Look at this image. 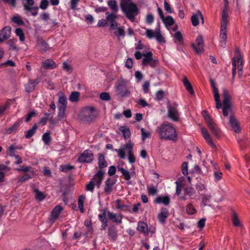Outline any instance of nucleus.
Returning <instances> with one entry per match:
<instances>
[{"mask_svg": "<svg viewBox=\"0 0 250 250\" xmlns=\"http://www.w3.org/2000/svg\"><path fill=\"white\" fill-rule=\"evenodd\" d=\"M156 132L161 140L172 141L175 142L178 136L175 128L170 124H163L157 127Z\"/></svg>", "mask_w": 250, "mask_h": 250, "instance_id": "1", "label": "nucleus"}, {"mask_svg": "<svg viewBox=\"0 0 250 250\" xmlns=\"http://www.w3.org/2000/svg\"><path fill=\"white\" fill-rule=\"evenodd\" d=\"M121 8L125 17L132 22L134 21L135 17L139 13L137 4L127 0H121Z\"/></svg>", "mask_w": 250, "mask_h": 250, "instance_id": "2", "label": "nucleus"}, {"mask_svg": "<svg viewBox=\"0 0 250 250\" xmlns=\"http://www.w3.org/2000/svg\"><path fill=\"white\" fill-rule=\"evenodd\" d=\"M228 9L225 6L223 9L221 15V29L220 33V42L221 46L225 48L227 35L226 33L227 26L228 24Z\"/></svg>", "mask_w": 250, "mask_h": 250, "instance_id": "3", "label": "nucleus"}, {"mask_svg": "<svg viewBox=\"0 0 250 250\" xmlns=\"http://www.w3.org/2000/svg\"><path fill=\"white\" fill-rule=\"evenodd\" d=\"M222 96L223 97V114L224 117H227L229 116V113H232V109L230 104V96L229 91L225 88L223 89Z\"/></svg>", "mask_w": 250, "mask_h": 250, "instance_id": "4", "label": "nucleus"}, {"mask_svg": "<svg viewBox=\"0 0 250 250\" xmlns=\"http://www.w3.org/2000/svg\"><path fill=\"white\" fill-rule=\"evenodd\" d=\"M167 117L174 122H178L180 119V113L178 110V104L176 103L169 104L167 106Z\"/></svg>", "mask_w": 250, "mask_h": 250, "instance_id": "5", "label": "nucleus"}, {"mask_svg": "<svg viewBox=\"0 0 250 250\" xmlns=\"http://www.w3.org/2000/svg\"><path fill=\"white\" fill-rule=\"evenodd\" d=\"M205 121L208 127L209 128L213 135L217 139L221 138L220 130L217 125L214 123L209 116L205 117Z\"/></svg>", "mask_w": 250, "mask_h": 250, "instance_id": "6", "label": "nucleus"}, {"mask_svg": "<svg viewBox=\"0 0 250 250\" xmlns=\"http://www.w3.org/2000/svg\"><path fill=\"white\" fill-rule=\"evenodd\" d=\"M34 0H28L27 2L23 3V6L27 13H30L32 16L36 17L38 15L39 7L37 6H34Z\"/></svg>", "mask_w": 250, "mask_h": 250, "instance_id": "7", "label": "nucleus"}, {"mask_svg": "<svg viewBox=\"0 0 250 250\" xmlns=\"http://www.w3.org/2000/svg\"><path fill=\"white\" fill-rule=\"evenodd\" d=\"M94 159L93 154L89 149H86L80 154L78 159V161L81 163H90Z\"/></svg>", "mask_w": 250, "mask_h": 250, "instance_id": "8", "label": "nucleus"}, {"mask_svg": "<svg viewBox=\"0 0 250 250\" xmlns=\"http://www.w3.org/2000/svg\"><path fill=\"white\" fill-rule=\"evenodd\" d=\"M210 83L214 95V100L216 102V107L217 109H219L222 107V105L220 102L218 89L216 87L215 83L213 79H210Z\"/></svg>", "mask_w": 250, "mask_h": 250, "instance_id": "9", "label": "nucleus"}, {"mask_svg": "<svg viewBox=\"0 0 250 250\" xmlns=\"http://www.w3.org/2000/svg\"><path fill=\"white\" fill-rule=\"evenodd\" d=\"M115 14L116 13H110L109 12L105 13V15H106V21L107 23H110V30H115L118 25V23L116 21L117 16Z\"/></svg>", "mask_w": 250, "mask_h": 250, "instance_id": "10", "label": "nucleus"}, {"mask_svg": "<svg viewBox=\"0 0 250 250\" xmlns=\"http://www.w3.org/2000/svg\"><path fill=\"white\" fill-rule=\"evenodd\" d=\"M11 33V28L10 26H7L3 28L0 31V43L7 40L10 36Z\"/></svg>", "mask_w": 250, "mask_h": 250, "instance_id": "11", "label": "nucleus"}, {"mask_svg": "<svg viewBox=\"0 0 250 250\" xmlns=\"http://www.w3.org/2000/svg\"><path fill=\"white\" fill-rule=\"evenodd\" d=\"M104 174V172L103 170H99L94 175V178L91 179L92 181L94 180V181H93L94 182V184L98 188L100 187L102 183Z\"/></svg>", "mask_w": 250, "mask_h": 250, "instance_id": "12", "label": "nucleus"}, {"mask_svg": "<svg viewBox=\"0 0 250 250\" xmlns=\"http://www.w3.org/2000/svg\"><path fill=\"white\" fill-rule=\"evenodd\" d=\"M196 46L194 44H192L193 49L197 54H200L204 50L203 48V38L201 36H199L196 39Z\"/></svg>", "mask_w": 250, "mask_h": 250, "instance_id": "13", "label": "nucleus"}, {"mask_svg": "<svg viewBox=\"0 0 250 250\" xmlns=\"http://www.w3.org/2000/svg\"><path fill=\"white\" fill-rule=\"evenodd\" d=\"M201 133L202 135L203 136L204 138L208 143L209 146L212 148H215L216 146L215 144L212 141L211 137L208 133L207 129L205 128L202 127L201 129Z\"/></svg>", "mask_w": 250, "mask_h": 250, "instance_id": "14", "label": "nucleus"}, {"mask_svg": "<svg viewBox=\"0 0 250 250\" xmlns=\"http://www.w3.org/2000/svg\"><path fill=\"white\" fill-rule=\"evenodd\" d=\"M169 215L168 209L166 208H161L160 212L158 214V219L160 223L164 224Z\"/></svg>", "mask_w": 250, "mask_h": 250, "instance_id": "15", "label": "nucleus"}, {"mask_svg": "<svg viewBox=\"0 0 250 250\" xmlns=\"http://www.w3.org/2000/svg\"><path fill=\"white\" fill-rule=\"evenodd\" d=\"M107 216L108 219L112 221L114 223L121 224L122 222V219L123 217V215L121 213H119L118 215H117L112 212L108 211L107 212Z\"/></svg>", "mask_w": 250, "mask_h": 250, "instance_id": "16", "label": "nucleus"}, {"mask_svg": "<svg viewBox=\"0 0 250 250\" xmlns=\"http://www.w3.org/2000/svg\"><path fill=\"white\" fill-rule=\"evenodd\" d=\"M117 91L118 94L122 97H125L128 93V91L127 89L125 84L123 82H119L118 83L116 86Z\"/></svg>", "mask_w": 250, "mask_h": 250, "instance_id": "17", "label": "nucleus"}, {"mask_svg": "<svg viewBox=\"0 0 250 250\" xmlns=\"http://www.w3.org/2000/svg\"><path fill=\"white\" fill-rule=\"evenodd\" d=\"M62 209V207L60 205H57L53 208L51 212V217L50 219L52 223H54L55 220L58 218Z\"/></svg>", "mask_w": 250, "mask_h": 250, "instance_id": "18", "label": "nucleus"}, {"mask_svg": "<svg viewBox=\"0 0 250 250\" xmlns=\"http://www.w3.org/2000/svg\"><path fill=\"white\" fill-rule=\"evenodd\" d=\"M234 54H235V56H236V57L237 58V62L238 63L237 69H238V72L239 73L240 72H242V70H243V65H242L243 62H242V56H241V55L239 49L238 47H236L235 49Z\"/></svg>", "mask_w": 250, "mask_h": 250, "instance_id": "19", "label": "nucleus"}, {"mask_svg": "<svg viewBox=\"0 0 250 250\" xmlns=\"http://www.w3.org/2000/svg\"><path fill=\"white\" fill-rule=\"evenodd\" d=\"M229 123L236 133H238L240 132L238 122L233 114H230Z\"/></svg>", "mask_w": 250, "mask_h": 250, "instance_id": "20", "label": "nucleus"}, {"mask_svg": "<svg viewBox=\"0 0 250 250\" xmlns=\"http://www.w3.org/2000/svg\"><path fill=\"white\" fill-rule=\"evenodd\" d=\"M201 18L202 21V23H204L203 16L200 11H198L197 13L193 14L191 17V21L192 24L194 26H197L199 23V18Z\"/></svg>", "mask_w": 250, "mask_h": 250, "instance_id": "21", "label": "nucleus"}, {"mask_svg": "<svg viewBox=\"0 0 250 250\" xmlns=\"http://www.w3.org/2000/svg\"><path fill=\"white\" fill-rule=\"evenodd\" d=\"M137 230L146 236L148 234V228L146 223L139 221L138 223Z\"/></svg>", "mask_w": 250, "mask_h": 250, "instance_id": "22", "label": "nucleus"}, {"mask_svg": "<svg viewBox=\"0 0 250 250\" xmlns=\"http://www.w3.org/2000/svg\"><path fill=\"white\" fill-rule=\"evenodd\" d=\"M115 182L113 180L108 178L105 182V187L104 188V192L107 194H109L112 191L113 186Z\"/></svg>", "mask_w": 250, "mask_h": 250, "instance_id": "23", "label": "nucleus"}, {"mask_svg": "<svg viewBox=\"0 0 250 250\" xmlns=\"http://www.w3.org/2000/svg\"><path fill=\"white\" fill-rule=\"evenodd\" d=\"M154 202L157 204H163L165 206H167L170 203V198L168 196H159L154 200Z\"/></svg>", "mask_w": 250, "mask_h": 250, "instance_id": "24", "label": "nucleus"}, {"mask_svg": "<svg viewBox=\"0 0 250 250\" xmlns=\"http://www.w3.org/2000/svg\"><path fill=\"white\" fill-rule=\"evenodd\" d=\"M115 207L116 208L122 211H130L129 206L122 203L121 199H117L116 202Z\"/></svg>", "mask_w": 250, "mask_h": 250, "instance_id": "25", "label": "nucleus"}, {"mask_svg": "<svg viewBox=\"0 0 250 250\" xmlns=\"http://www.w3.org/2000/svg\"><path fill=\"white\" fill-rule=\"evenodd\" d=\"M98 167L100 170L107 167V163L105 160L104 156L102 154H99L98 157Z\"/></svg>", "mask_w": 250, "mask_h": 250, "instance_id": "26", "label": "nucleus"}, {"mask_svg": "<svg viewBox=\"0 0 250 250\" xmlns=\"http://www.w3.org/2000/svg\"><path fill=\"white\" fill-rule=\"evenodd\" d=\"M152 55V53L151 51L145 53L144 55V58L142 61V65L144 66L148 65L153 59Z\"/></svg>", "mask_w": 250, "mask_h": 250, "instance_id": "27", "label": "nucleus"}, {"mask_svg": "<svg viewBox=\"0 0 250 250\" xmlns=\"http://www.w3.org/2000/svg\"><path fill=\"white\" fill-rule=\"evenodd\" d=\"M183 84L186 87V90L191 94H194L192 86L186 77H185L183 80Z\"/></svg>", "mask_w": 250, "mask_h": 250, "instance_id": "28", "label": "nucleus"}, {"mask_svg": "<svg viewBox=\"0 0 250 250\" xmlns=\"http://www.w3.org/2000/svg\"><path fill=\"white\" fill-rule=\"evenodd\" d=\"M59 106L66 107L67 106V98L63 93H60L59 94Z\"/></svg>", "mask_w": 250, "mask_h": 250, "instance_id": "29", "label": "nucleus"}, {"mask_svg": "<svg viewBox=\"0 0 250 250\" xmlns=\"http://www.w3.org/2000/svg\"><path fill=\"white\" fill-rule=\"evenodd\" d=\"M42 66L46 69H54L56 67V64L52 60L48 59L42 62Z\"/></svg>", "mask_w": 250, "mask_h": 250, "instance_id": "30", "label": "nucleus"}, {"mask_svg": "<svg viewBox=\"0 0 250 250\" xmlns=\"http://www.w3.org/2000/svg\"><path fill=\"white\" fill-rule=\"evenodd\" d=\"M101 213L98 215V219L102 222L104 224L105 226H107V220L106 219V210L103 209L101 211Z\"/></svg>", "mask_w": 250, "mask_h": 250, "instance_id": "31", "label": "nucleus"}, {"mask_svg": "<svg viewBox=\"0 0 250 250\" xmlns=\"http://www.w3.org/2000/svg\"><path fill=\"white\" fill-rule=\"evenodd\" d=\"M108 234L109 236V239L115 241L117 237V231L116 229L113 228H109L108 230Z\"/></svg>", "mask_w": 250, "mask_h": 250, "instance_id": "32", "label": "nucleus"}, {"mask_svg": "<svg viewBox=\"0 0 250 250\" xmlns=\"http://www.w3.org/2000/svg\"><path fill=\"white\" fill-rule=\"evenodd\" d=\"M115 30L114 34L117 36L119 40H120L121 37H124L125 32L124 27L121 26L118 28L116 27Z\"/></svg>", "mask_w": 250, "mask_h": 250, "instance_id": "33", "label": "nucleus"}, {"mask_svg": "<svg viewBox=\"0 0 250 250\" xmlns=\"http://www.w3.org/2000/svg\"><path fill=\"white\" fill-rule=\"evenodd\" d=\"M108 5L112 11V13H116L118 11L117 2L115 0H110L107 2Z\"/></svg>", "mask_w": 250, "mask_h": 250, "instance_id": "34", "label": "nucleus"}, {"mask_svg": "<svg viewBox=\"0 0 250 250\" xmlns=\"http://www.w3.org/2000/svg\"><path fill=\"white\" fill-rule=\"evenodd\" d=\"M38 128V126L37 124H34L32 126V128L29 129L27 131L26 134L25 135V137L27 139L30 138L32 137L36 132V130Z\"/></svg>", "mask_w": 250, "mask_h": 250, "instance_id": "35", "label": "nucleus"}, {"mask_svg": "<svg viewBox=\"0 0 250 250\" xmlns=\"http://www.w3.org/2000/svg\"><path fill=\"white\" fill-rule=\"evenodd\" d=\"M34 191L35 194V197L37 200L42 201L45 198V195L38 189H34Z\"/></svg>", "mask_w": 250, "mask_h": 250, "instance_id": "36", "label": "nucleus"}, {"mask_svg": "<svg viewBox=\"0 0 250 250\" xmlns=\"http://www.w3.org/2000/svg\"><path fill=\"white\" fill-rule=\"evenodd\" d=\"M162 21L166 26H171L174 23V19L170 16H168L166 18H164Z\"/></svg>", "mask_w": 250, "mask_h": 250, "instance_id": "37", "label": "nucleus"}, {"mask_svg": "<svg viewBox=\"0 0 250 250\" xmlns=\"http://www.w3.org/2000/svg\"><path fill=\"white\" fill-rule=\"evenodd\" d=\"M80 97V93L77 91H73L69 97L70 102L75 103L78 101Z\"/></svg>", "mask_w": 250, "mask_h": 250, "instance_id": "38", "label": "nucleus"}, {"mask_svg": "<svg viewBox=\"0 0 250 250\" xmlns=\"http://www.w3.org/2000/svg\"><path fill=\"white\" fill-rule=\"evenodd\" d=\"M120 130L122 132L123 137L126 140L130 137L131 133L128 128H126L124 126H121Z\"/></svg>", "mask_w": 250, "mask_h": 250, "instance_id": "39", "label": "nucleus"}, {"mask_svg": "<svg viewBox=\"0 0 250 250\" xmlns=\"http://www.w3.org/2000/svg\"><path fill=\"white\" fill-rule=\"evenodd\" d=\"M85 196L83 195H81L79 196L78 201V207L80 209V211L82 213H83L84 212L83 209V202L85 200Z\"/></svg>", "mask_w": 250, "mask_h": 250, "instance_id": "40", "label": "nucleus"}, {"mask_svg": "<svg viewBox=\"0 0 250 250\" xmlns=\"http://www.w3.org/2000/svg\"><path fill=\"white\" fill-rule=\"evenodd\" d=\"M38 44L40 47V49L42 51H46L49 48V45L47 43L42 39L38 41Z\"/></svg>", "mask_w": 250, "mask_h": 250, "instance_id": "41", "label": "nucleus"}, {"mask_svg": "<svg viewBox=\"0 0 250 250\" xmlns=\"http://www.w3.org/2000/svg\"><path fill=\"white\" fill-rule=\"evenodd\" d=\"M185 194L189 196L190 198H192L193 196L195 194V189L191 187H187L184 188Z\"/></svg>", "mask_w": 250, "mask_h": 250, "instance_id": "42", "label": "nucleus"}, {"mask_svg": "<svg viewBox=\"0 0 250 250\" xmlns=\"http://www.w3.org/2000/svg\"><path fill=\"white\" fill-rule=\"evenodd\" d=\"M186 211L188 214L192 215L196 212V209L192 203H188L186 206Z\"/></svg>", "mask_w": 250, "mask_h": 250, "instance_id": "43", "label": "nucleus"}, {"mask_svg": "<svg viewBox=\"0 0 250 250\" xmlns=\"http://www.w3.org/2000/svg\"><path fill=\"white\" fill-rule=\"evenodd\" d=\"M118 170L122 173V175L124 176V178L125 180L128 181L130 179V174L128 171L125 170L123 167H119Z\"/></svg>", "mask_w": 250, "mask_h": 250, "instance_id": "44", "label": "nucleus"}, {"mask_svg": "<svg viewBox=\"0 0 250 250\" xmlns=\"http://www.w3.org/2000/svg\"><path fill=\"white\" fill-rule=\"evenodd\" d=\"M20 125V123L18 122H15L11 126L9 127L6 130L8 134H11L16 131Z\"/></svg>", "mask_w": 250, "mask_h": 250, "instance_id": "45", "label": "nucleus"}, {"mask_svg": "<svg viewBox=\"0 0 250 250\" xmlns=\"http://www.w3.org/2000/svg\"><path fill=\"white\" fill-rule=\"evenodd\" d=\"M24 88L26 92L30 93L35 90V87L29 80L28 83L25 84Z\"/></svg>", "mask_w": 250, "mask_h": 250, "instance_id": "46", "label": "nucleus"}, {"mask_svg": "<svg viewBox=\"0 0 250 250\" xmlns=\"http://www.w3.org/2000/svg\"><path fill=\"white\" fill-rule=\"evenodd\" d=\"M59 112L58 113V117L59 119L62 120L65 117V112L66 109V107L59 106Z\"/></svg>", "mask_w": 250, "mask_h": 250, "instance_id": "47", "label": "nucleus"}, {"mask_svg": "<svg viewBox=\"0 0 250 250\" xmlns=\"http://www.w3.org/2000/svg\"><path fill=\"white\" fill-rule=\"evenodd\" d=\"M15 33L17 36L19 37L21 42H23L25 40V37L22 30L20 28H18L15 30Z\"/></svg>", "mask_w": 250, "mask_h": 250, "instance_id": "48", "label": "nucleus"}, {"mask_svg": "<svg viewBox=\"0 0 250 250\" xmlns=\"http://www.w3.org/2000/svg\"><path fill=\"white\" fill-rule=\"evenodd\" d=\"M211 196L210 195L205 194L203 195L202 204L204 206H207L210 203Z\"/></svg>", "mask_w": 250, "mask_h": 250, "instance_id": "49", "label": "nucleus"}, {"mask_svg": "<svg viewBox=\"0 0 250 250\" xmlns=\"http://www.w3.org/2000/svg\"><path fill=\"white\" fill-rule=\"evenodd\" d=\"M158 31H153L150 29H146V37L149 39H152L154 38H155L156 33H157Z\"/></svg>", "mask_w": 250, "mask_h": 250, "instance_id": "50", "label": "nucleus"}, {"mask_svg": "<svg viewBox=\"0 0 250 250\" xmlns=\"http://www.w3.org/2000/svg\"><path fill=\"white\" fill-rule=\"evenodd\" d=\"M17 170L18 171H23L26 173L28 172L32 173V175H34V171L32 170V167H31L22 166L21 168H18Z\"/></svg>", "mask_w": 250, "mask_h": 250, "instance_id": "51", "label": "nucleus"}, {"mask_svg": "<svg viewBox=\"0 0 250 250\" xmlns=\"http://www.w3.org/2000/svg\"><path fill=\"white\" fill-rule=\"evenodd\" d=\"M133 146V144L131 142L130 140L128 141V142L124 146L122 149L125 151H128V152H132V148Z\"/></svg>", "mask_w": 250, "mask_h": 250, "instance_id": "52", "label": "nucleus"}, {"mask_svg": "<svg viewBox=\"0 0 250 250\" xmlns=\"http://www.w3.org/2000/svg\"><path fill=\"white\" fill-rule=\"evenodd\" d=\"M61 170L64 172H67L74 169V167L69 165H62L60 166Z\"/></svg>", "mask_w": 250, "mask_h": 250, "instance_id": "53", "label": "nucleus"}, {"mask_svg": "<svg viewBox=\"0 0 250 250\" xmlns=\"http://www.w3.org/2000/svg\"><path fill=\"white\" fill-rule=\"evenodd\" d=\"M42 140L45 144H49L51 141L50 132H47L44 133L42 136Z\"/></svg>", "mask_w": 250, "mask_h": 250, "instance_id": "54", "label": "nucleus"}, {"mask_svg": "<svg viewBox=\"0 0 250 250\" xmlns=\"http://www.w3.org/2000/svg\"><path fill=\"white\" fill-rule=\"evenodd\" d=\"M154 20V18L152 14H148L146 17V22L149 25L151 24Z\"/></svg>", "mask_w": 250, "mask_h": 250, "instance_id": "55", "label": "nucleus"}, {"mask_svg": "<svg viewBox=\"0 0 250 250\" xmlns=\"http://www.w3.org/2000/svg\"><path fill=\"white\" fill-rule=\"evenodd\" d=\"M16 41V40L13 39L9 40L7 42L8 45L10 47L11 49L13 50L17 51L18 50V47L15 44Z\"/></svg>", "mask_w": 250, "mask_h": 250, "instance_id": "56", "label": "nucleus"}, {"mask_svg": "<svg viewBox=\"0 0 250 250\" xmlns=\"http://www.w3.org/2000/svg\"><path fill=\"white\" fill-rule=\"evenodd\" d=\"M12 21L19 25H23L24 24V22L19 16H14L12 19Z\"/></svg>", "mask_w": 250, "mask_h": 250, "instance_id": "57", "label": "nucleus"}, {"mask_svg": "<svg viewBox=\"0 0 250 250\" xmlns=\"http://www.w3.org/2000/svg\"><path fill=\"white\" fill-rule=\"evenodd\" d=\"M95 188L94 182L91 180L86 186V190L93 192Z\"/></svg>", "mask_w": 250, "mask_h": 250, "instance_id": "58", "label": "nucleus"}, {"mask_svg": "<svg viewBox=\"0 0 250 250\" xmlns=\"http://www.w3.org/2000/svg\"><path fill=\"white\" fill-rule=\"evenodd\" d=\"M49 5V1L48 0H42L40 6L39 7L42 10H46Z\"/></svg>", "mask_w": 250, "mask_h": 250, "instance_id": "59", "label": "nucleus"}, {"mask_svg": "<svg viewBox=\"0 0 250 250\" xmlns=\"http://www.w3.org/2000/svg\"><path fill=\"white\" fill-rule=\"evenodd\" d=\"M232 221L233 225L234 226H235V227L240 226V223L239 220L235 213H234L232 215Z\"/></svg>", "mask_w": 250, "mask_h": 250, "instance_id": "60", "label": "nucleus"}, {"mask_svg": "<svg viewBox=\"0 0 250 250\" xmlns=\"http://www.w3.org/2000/svg\"><path fill=\"white\" fill-rule=\"evenodd\" d=\"M182 171L184 175L188 174V163L187 162H184L182 165Z\"/></svg>", "mask_w": 250, "mask_h": 250, "instance_id": "61", "label": "nucleus"}, {"mask_svg": "<svg viewBox=\"0 0 250 250\" xmlns=\"http://www.w3.org/2000/svg\"><path fill=\"white\" fill-rule=\"evenodd\" d=\"M37 115L35 111L33 110L28 113L25 119V122L28 123L31 120V119Z\"/></svg>", "mask_w": 250, "mask_h": 250, "instance_id": "62", "label": "nucleus"}, {"mask_svg": "<svg viewBox=\"0 0 250 250\" xmlns=\"http://www.w3.org/2000/svg\"><path fill=\"white\" fill-rule=\"evenodd\" d=\"M155 39L156 41L159 42H165V41L164 37L161 35L160 31L158 30L157 33H156Z\"/></svg>", "mask_w": 250, "mask_h": 250, "instance_id": "63", "label": "nucleus"}, {"mask_svg": "<svg viewBox=\"0 0 250 250\" xmlns=\"http://www.w3.org/2000/svg\"><path fill=\"white\" fill-rule=\"evenodd\" d=\"M100 98L103 101H108L110 99V96L108 93L103 92L100 94Z\"/></svg>", "mask_w": 250, "mask_h": 250, "instance_id": "64", "label": "nucleus"}]
</instances>
